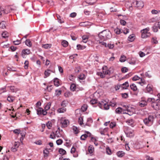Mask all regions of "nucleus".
Listing matches in <instances>:
<instances>
[{
	"mask_svg": "<svg viewBox=\"0 0 160 160\" xmlns=\"http://www.w3.org/2000/svg\"><path fill=\"white\" fill-rule=\"evenodd\" d=\"M152 29L153 31L155 32H156L158 31L157 27L156 25H155V23H154L153 26L152 27Z\"/></svg>",
	"mask_w": 160,
	"mask_h": 160,
	"instance_id": "obj_41",
	"label": "nucleus"
},
{
	"mask_svg": "<svg viewBox=\"0 0 160 160\" xmlns=\"http://www.w3.org/2000/svg\"><path fill=\"white\" fill-rule=\"evenodd\" d=\"M126 57L124 55H122L121 56L119 61L121 62H124L126 60Z\"/></svg>",
	"mask_w": 160,
	"mask_h": 160,
	"instance_id": "obj_31",
	"label": "nucleus"
},
{
	"mask_svg": "<svg viewBox=\"0 0 160 160\" xmlns=\"http://www.w3.org/2000/svg\"><path fill=\"white\" fill-rule=\"evenodd\" d=\"M72 130L75 134H76L78 133V130L77 127L73 126L72 128Z\"/></svg>",
	"mask_w": 160,
	"mask_h": 160,
	"instance_id": "obj_45",
	"label": "nucleus"
},
{
	"mask_svg": "<svg viewBox=\"0 0 160 160\" xmlns=\"http://www.w3.org/2000/svg\"><path fill=\"white\" fill-rule=\"evenodd\" d=\"M51 44H43L42 45V47L46 49H49L51 48Z\"/></svg>",
	"mask_w": 160,
	"mask_h": 160,
	"instance_id": "obj_26",
	"label": "nucleus"
},
{
	"mask_svg": "<svg viewBox=\"0 0 160 160\" xmlns=\"http://www.w3.org/2000/svg\"><path fill=\"white\" fill-rule=\"evenodd\" d=\"M61 93V90H56L55 91V94L56 96H58L60 95Z\"/></svg>",
	"mask_w": 160,
	"mask_h": 160,
	"instance_id": "obj_49",
	"label": "nucleus"
},
{
	"mask_svg": "<svg viewBox=\"0 0 160 160\" xmlns=\"http://www.w3.org/2000/svg\"><path fill=\"white\" fill-rule=\"evenodd\" d=\"M98 37L102 40L106 41L111 38L112 35L108 29H106L100 32L98 34Z\"/></svg>",
	"mask_w": 160,
	"mask_h": 160,
	"instance_id": "obj_1",
	"label": "nucleus"
},
{
	"mask_svg": "<svg viewBox=\"0 0 160 160\" xmlns=\"http://www.w3.org/2000/svg\"><path fill=\"white\" fill-rule=\"evenodd\" d=\"M88 137V135L86 134L82 135L80 137V139L82 140H85V139Z\"/></svg>",
	"mask_w": 160,
	"mask_h": 160,
	"instance_id": "obj_43",
	"label": "nucleus"
},
{
	"mask_svg": "<svg viewBox=\"0 0 160 160\" xmlns=\"http://www.w3.org/2000/svg\"><path fill=\"white\" fill-rule=\"evenodd\" d=\"M123 109H122L121 108L119 107L118 108H117L116 109V112L118 114H120V113H122V111L123 110Z\"/></svg>",
	"mask_w": 160,
	"mask_h": 160,
	"instance_id": "obj_21",
	"label": "nucleus"
},
{
	"mask_svg": "<svg viewBox=\"0 0 160 160\" xmlns=\"http://www.w3.org/2000/svg\"><path fill=\"white\" fill-rule=\"evenodd\" d=\"M6 26L5 24V22L2 21V22L0 23V28L2 29L5 28Z\"/></svg>",
	"mask_w": 160,
	"mask_h": 160,
	"instance_id": "obj_39",
	"label": "nucleus"
},
{
	"mask_svg": "<svg viewBox=\"0 0 160 160\" xmlns=\"http://www.w3.org/2000/svg\"><path fill=\"white\" fill-rule=\"evenodd\" d=\"M29 62L28 61H26L24 62V68L25 69H27L28 68V65Z\"/></svg>",
	"mask_w": 160,
	"mask_h": 160,
	"instance_id": "obj_58",
	"label": "nucleus"
},
{
	"mask_svg": "<svg viewBox=\"0 0 160 160\" xmlns=\"http://www.w3.org/2000/svg\"><path fill=\"white\" fill-rule=\"evenodd\" d=\"M107 153L108 155H111L112 153L111 149L109 147H107L106 148Z\"/></svg>",
	"mask_w": 160,
	"mask_h": 160,
	"instance_id": "obj_46",
	"label": "nucleus"
},
{
	"mask_svg": "<svg viewBox=\"0 0 160 160\" xmlns=\"http://www.w3.org/2000/svg\"><path fill=\"white\" fill-rule=\"evenodd\" d=\"M8 101L9 102H12L13 101V98H12L11 96H8L7 99Z\"/></svg>",
	"mask_w": 160,
	"mask_h": 160,
	"instance_id": "obj_61",
	"label": "nucleus"
},
{
	"mask_svg": "<svg viewBox=\"0 0 160 160\" xmlns=\"http://www.w3.org/2000/svg\"><path fill=\"white\" fill-rule=\"evenodd\" d=\"M97 100L96 99H92L90 101V102L92 104H95L97 103Z\"/></svg>",
	"mask_w": 160,
	"mask_h": 160,
	"instance_id": "obj_59",
	"label": "nucleus"
},
{
	"mask_svg": "<svg viewBox=\"0 0 160 160\" xmlns=\"http://www.w3.org/2000/svg\"><path fill=\"white\" fill-rule=\"evenodd\" d=\"M43 152L44 157H47L48 156L49 151L48 149L46 148L45 150H44Z\"/></svg>",
	"mask_w": 160,
	"mask_h": 160,
	"instance_id": "obj_30",
	"label": "nucleus"
},
{
	"mask_svg": "<svg viewBox=\"0 0 160 160\" xmlns=\"http://www.w3.org/2000/svg\"><path fill=\"white\" fill-rule=\"evenodd\" d=\"M72 93L70 92H67L65 93V96L66 97L72 96Z\"/></svg>",
	"mask_w": 160,
	"mask_h": 160,
	"instance_id": "obj_36",
	"label": "nucleus"
},
{
	"mask_svg": "<svg viewBox=\"0 0 160 160\" xmlns=\"http://www.w3.org/2000/svg\"><path fill=\"white\" fill-rule=\"evenodd\" d=\"M121 87L122 88L124 89H127V88L129 87V84L128 81L122 84H121Z\"/></svg>",
	"mask_w": 160,
	"mask_h": 160,
	"instance_id": "obj_12",
	"label": "nucleus"
},
{
	"mask_svg": "<svg viewBox=\"0 0 160 160\" xmlns=\"http://www.w3.org/2000/svg\"><path fill=\"white\" fill-rule=\"evenodd\" d=\"M21 40H17L13 41L14 44L15 45H18L21 43Z\"/></svg>",
	"mask_w": 160,
	"mask_h": 160,
	"instance_id": "obj_56",
	"label": "nucleus"
},
{
	"mask_svg": "<svg viewBox=\"0 0 160 160\" xmlns=\"http://www.w3.org/2000/svg\"><path fill=\"white\" fill-rule=\"evenodd\" d=\"M116 126V123L115 122H112L110 124V127L111 128H113Z\"/></svg>",
	"mask_w": 160,
	"mask_h": 160,
	"instance_id": "obj_55",
	"label": "nucleus"
},
{
	"mask_svg": "<svg viewBox=\"0 0 160 160\" xmlns=\"http://www.w3.org/2000/svg\"><path fill=\"white\" fill-rule=\"evenodd\" d=\"M58 152L60 154L63 155L65 154L66 153V151L62 148H60L59 149Z\"/></svg>",
	"mask_w": 160,
	"mask_h": 160,
	"instance_id": "obj_28",
	"label": "nucleus"
},
{
	"mask_svg": "<svg viewBox=\"0 0 160 160\" xmlns=\"http://www.w3.org/2000/svg\"><path fill=\"white\" fill-rule=\"evenodd\" d=\"M150 30L149 28L148 27L145 28L141 30V32L142 33L141 37L142 38H146L151 35V33L148 31Z\"/></svg>",
	"mask_w": 160,
	"mask_h": 160,
	"instance_id": "obj_3",
	"label": "nucleus"
},
{
	"mask_svg": "<svg viewBox=\"0 0 160 160\" xmlns=\"http://www.w3.org/2000/svg\"><path fill=\"white\" fill-rule=\"evenodd\" d=\"M107 103L106 102L103 101H102L101 102H99L98 104H99L98 105L99 107H100V108H102V107L103 106H104L105 104H106Z\"/></svg>",
	"mask_w": 160,
	"mask_h": 160,
	"instance_id": "obj_27",
	"label": "nucleus"
},
{
	"mask_svg": "<svg viewBox=\"0 0 160 160\" xmlns=\"http://www.w3.org/2000/svg\"><path fill=\"white\" fill-rule=\"evenodd\" d=\"M126 122L129 125L131 126L132 127H133L134 126L133 124L134 121L133 119H128L126 121Z\"/></svg>",
	"mask_w": 160,
	"mask_h": 160,
	"instance_id": "obj_11",
	"label": "nucleus"
},
{
	"mask_svg": "<svg viewBox=\"0 0 160 160\" xmlns=\"http://www.w3.org/2000/svg\"><path fill=\"white\" fill-rule=\"evenodd\" d=\"M66 102H67L65 101H63L61 103V106L65 108V107L66 106L67 104Z\"/></svg>",
	"mask_w": 160,
	"mask_h": 160,
	"instance_id": "obj_57",
	"label": "nucleus"
},
{
	"mask_svg": "<svg viewBox=\"0 0 160 160\" xmlns=\"http://www.w3.org/2000/svg\"><path fill=\"white\" fill-rule=\"evenodd\" d=\"M114 31L116 33L118 34H119L122 32L121 29L118 28H116Z\"/></svg>",
	"mask_w": 160,
	"mask_h": 160,
	"instance_id": "obj_40",
	"label": "nucleus"
},
{
	"mask_svg": "<svg viewBox=\"0 0 160 160\" xmlns=\"http://www.w3.org/2000/svg\"><path fill=\"white\" fill-rule=\"evenodd\" d=\"M36 110L37 111V114L38 115H46L47 113V111L41 108H36Z\"/></svg>",
	"mask_w": 160,
	"mask_h": 160,
	"instance_id": "obj_4",
	"label": "nucleus"
},
{
	"mask_svg": "<svg viewBox=\"0 0 160 160\" xmlns=\"http://www.w3.org/2000/svg\"><path fill=\"white\" fill-rule=\"evenodd\" d=\"M94 148L92 146H89L88 148V151L90 153H93L94 151Z\"/></svg>",
	"mask_w": 160,
	"mask_h": 160,
	"instance_id": "obj_32",
	"label": "nucleus"
},
{
	"mask_svg": "<svg viewBox=\"0 0 160 160\" xmlns=\"http://www.w3.org/2000/svg\"><path fill=\"white\" fill-rule=\"evenodd\" d=\"M125 132L127 137L131 138L133 137L134 135L133 131V130L125 131Z\"/></svg>",
	"mask_w": 160,
	"mask_h": 160,
	"instance_id": "obj_7",
	"label": "nucleus"
},
{
	"mask_svg": "<svg viewBox=\"0 0 160 160\" xmlns=\"http://www.w3.org/2000/svg\"><path fill=\"white\" fill-rule=\"evenodd\" d=\"M78 78L79 79L81 80L85 79V77L84 74L82 73L80 74L78 76Z\"/></svg>",
	"mask_w": 160,
	"mask_h": 160,
	"instance_id": "obj_35",
	"label": "nucleus"
},
{
	"mask_svg": "<svg viewBox=\"0 0 160 160\" xmlns=\"http://www.w3.org/2000/svg\"><path fill=\"white\" fill-rule=\"evenodd\" d=\"M140 79L139 77L137 75H135L132 78V80L133 81H137L139 80Z\"/></svg>",
	"mask_w": 160,
	"mask_h": 160,
	"instance_id": "obj_51",
	"label": "nucleus"
},
{
	"mask_svg": "<svg viewBox=\"0 0 160 160\" xmlns=\"http://www.w3.org/2000/svg\"><path fill=\"white\" fill-rule=\"evenodd\" d=\"M66 109L64 107L60 108L58 109V112L59 113H64L66 112Z\"/></svg>",
	"mask_w": 160,
	"mask_h": 160,
	"instance_id": "obj_16",
	"label": "nucleus"
},
{
	"mask_svg": "<svg viewBox=\"0 0 160 160\" xmlns=\"http://www.w3.org/2000/svg\"><path fill=\"white\" fill-rule=\"evenodd\" d=\"M97 0H85L86 2L90 5H92Z\"/></svg>",
	"mask_w": 160,
	"mask_h": 160,
	"instance_id": "obj_15",
	"label": "nucleus"
},
{
	"mask_svg": "<svg viewBox=\"0 0 160 160\" xmlns=\"http://www.w3.org/2000/svg\"><path fill=\"white\" fill-rule=\"evenodd\" d=\"M54 85L57 86L58 87L59 85V79L57 78H55L54 79Z\"/></svg>",
	"mask_w": 160,
	"mask_h": 160,
	"instance_id": "obj_19",
	"label": "nucleus"
},
{
	"mask_svg": "<svg viewBox=\"0 0 160 160\" xmlns=\"http://www.w3.org/2000/svg\"><path fill=\"white\" fill-rule=\"evenodd\" d=\"M125 154V153L122 151H119L117 153V155L118 157H122Z\"/></svg>",
	"mask_w": 160,
	"mask_h": 160,
	"instance_id": "obj_20",
	"label": "nucleus"
},
{
	"mask_svg": "<svg viewBox=\"0 0 160 160\" xmlns=\"http://www.w3.org/2000/svg\"><path fill=\"white\" fill-rule=\"evenodd\" d=\"M51 105V103L50 102L48 103L45 107V110H46L47 111V110L49 109L50 108Z\"/></svg>",
	"mask_w": 160,
	"mask_h": 160,
	"instance_id": "obj_37",
	"label": "nucleus"
},
{
	"mask_svg": "<svg viewBox=\"0 0 160 160\" xmlns=\"http://www.w3.org/2000/svg\"><path fill=\"white\" fill-rule=\"evenodd\" d=\"M138 104L141 107H144L147 105V102L146 101L142 100L140 102L138 103Z\"/></svg>",
	"mask_w": 160,
	"mask_h": 160,
	"instance_id": "obj_14",
	"label": "nucleus"
},
{
	"mask_svg": "<svg viewBox=\"0 0 160 160\" xmlns=\"http://www.w3.org/2000/svg\"><path fill=\"white\" fill-rule=\"evenodd\" d=\"M2 37L3 38H6L8 37V33L7 32H4L2 34Z\"/></svg>",
	"mask_w": 160,
	"mask_h": 160,
	"instance_id": "obj_38",
	"label": "nucleus"
},
{
	"mask_svg": "<svg viewBox=\"0 0 160 160\" xmlns=\"http://www.w3.org/2000/svg\"><path fill=\"white\" fill-rule=\"evenodd\" d=\"M120 23L121 25L124 26L126 24V22L123 20H120Z\"/></svg>",
	"mask_w": 160,
	"mask_h": 160,
	"instance_id": "obj_64",
	"label": "nucleus"
},
{
	"mask_svg": "<svg viewBox=\"0 0 160 160\" xmlns=\"http://www.w3.org/2000/svg\"><path fill=\"white\" fill-rule=\"evenodd\" d=\"M159 104H158L157 102H155L153 103V104L152 105V106L154 109L156 110H157L159 109Z\"/></svg>",
	"mask_w": 160,
	"mask_h": 160,
	"instance_id": "obj_13",
	"label": "nucleus"
},
{
	"mask_svg": "<svg viewBox=\"0 0 160 160\" xmlns=\"http://www.w3.org/2000/svg\"><path fill=\"white\" fill-rule=\"evenodd\" d=\"M139 83L140 84L141 86H143L144 84H146V82L145 80L144 79H142V78L141 79V82H139Z\"/></svg>",
	"mask_w": 160,
	"mask_h": 160,
	"instance_id": "obj_50",
	"label": "nucleus"
},
{
	"mask_svg": "<svg viewBox=\"0 0 160 160\" xmlns=\"http://www.w3.org/2000/svg\"><path fill=\"white\" fill-rule=\"evenodd\" d=\"M97 74L101 78H103L105 77V75L102 72H98Z\"/></svg>",
	"mask_w": 160,
	"mask_h": 160,
	"instance_id": "obj_44",
	"label": "nucleus"
},
{
	"mask_svg": "<svg viewBox=\"0 0 160 160\" xmlns=\"http://www.w3.org/2000/svg\"><path fill=\"white\" fill-rule=\"evenodd\" d=\"M154 117L153 115H149L148 118H146L143 120L144 123L147 126H150L153 123Z\"/></svg>",
	"mask_w": 160,
	"mask_h": 160,
	"instance_id": "obj_2",
	"label": "nucleus"
},
{
	"mask_svg": "<svg viewBox=\"0 0 160 160\" xmlns=\"http://www.w3.org/2000/svg\"><path fill=\"white\" fill-rule=\"evenodd\" d=\"M56 142L57 145H61L63 141L61 139H59L57 140Z\"/></svg>",
	"mask_w": 160,
	"mask_h": 160,
	"instance_id": "obj_47",
	"label": "nucleus"
},
{
	"mask_svg": "<svg viewBox=\"0 0 160 160\" xmlns=\"http://www.w3.org/2000/svg\"><path fill=\"white\" fill-rule=\"evenodd\" d=\"M69 122L67 119H65L63 118H62L60 120V123L61 124L62 128H65L67 127L69 124Z\"/></svg>",
	"mask_w": 160,
	"mask_h": 160,
	"instance_id": "obj_6",
	"label": "nucleus"
},
{
	"mask_svg": "<svg viewBox=\"0 0 160 160\" xmlns=\"http://www.w3.org/2000/svg\"><path fill=\"white\" fill-rule=\"evenodd\" d=\"M89 36L87 35H83L82 37V42L84 43H86L88 40Z\"/></svg>",
	"mask_w": 160,
	"mask_h": 160,
	"instance_id": "obj_17",
	"label": "nucleus"
},
{
	"mask_svg": "<svg viewBox=\"0 0 160 160\" xmlns=\"http://www.w3.org/2000/svg\"><path fill=\"white\" fill-rule=\"evenodd\" d=\"M152 85L148 84L146 87L145 92L151 93L152 91Z\"/></svg>",
	"mask_w": 160,
	"mask_h": 160,
	"instance_id": "obj_8",
	"label": "nucleus"
},
{
	"mask_svg": "<svg viewBox=\"0 0 160 160\" xmlns=\"http://www.w3.org/2000/svg\"><path fill=\"white\" fill-rule=\"evenodd\" d=\"M102 72L105 75H110L112 72H111V68H110L108 70V68L106 66L103 67L102 68Z\"/></svg>",
	"mask_w": 160,
	"mask_h": 160,
	"instance_id": "obj_5",
	"label": "nucleus"
},
{
	"mask_svg": "<svg viewBox=\"0 0 160 160\" xmlns=\"http://www.w3.org/2000/svg\"><path fill=\"white\" fill-rule=\"evenodd\" d=\"M25 44L27 46L29 47H31L32 46V43L31 42L29 39L26 40L25 42Z\"/></svg>",
	"mask_w": 160,
	"mask_h": 160,
	"instance_id": "obj_33",
	"label": "nucleus"
},
{
	"mask_svg": "<svg viewBox=\"0 0 160 160\" xmlns=\"http://www.w3.org/2000/svg\"><path fill=\"white\" fill-rule=\"evenodd\" d=\"M147 102H152V103L153 102H155L156 101L155 99L153 98H148V99L147 100Z\"/></svg>",
	"mask_w": 160,
	"mask_h": 160,
	"instance_id": "obj_42",
	"label": "nucleus"
},
{
	"mask_svg": "<svg viewBox=\"0 0 160 160\" xmlns=\"http://www.w3.org/2000/svg\"><path fill=\"white\" fill-rule=\"evenodd\" d=\"M51 72L52 71L49 69H48L46 70H45L44 72V74L46 77L45 78H46L49 76L50 75Z\"/></svg>",
	"mask_w": 160,
	"mask_h": 160,
	"instance_id": "obj_23",
	"label": "nucleus"
},
{
	"mask_svg": "<svg viewBox=\"0 0 160 160\" xmlns=\"http://www.w3.org/2000/svg\"><path fill=\"white\" fill-rule=\"evenodd\" d=\"M144 6L143 2L141 1H136V6L139 8H142Z\"/></svg>",
	"mask_w": 160,
	"mask_h": 160,
	"instance_id": "obj_10",
	"label": "nucleus"
},
{
	"mask_svg": "<svg viewBox=\"0 0 160 160\" xmlns=\"http://www.w3.org/2000/svg\"><path fill=\"white\" fill-rule=\"evenodd\" d=\"M121 71L123 73H125L128 71V69L127 68L125 67L122 68L121 69Z\"/></svg>",
	"mask_w": 160,
	"mask_h": 160,
	"instance_id": "obj_54",
	"label": "nucleus"
},
{
	"mask_svg": "<svg viewBox=\"0 0 160 160\" xmlns=\"http://www.w3.org/2000/svg\"><path fill=\"white\" fill-rule=\"evenodd\" d=\"M70 90L72 91H74L76 89V86L75 84L74 83L72 84L70 87Z\"/></svg>",
	"mask_w": 160,
	"mask_h": 160,
	"instance_id": "obj_25",
	"label": "nucleus"
},
{
	"mask_svg": "<svg viewBox=\"0 0 160 160\" xmlns=\"http://www.w3.org/2000/svg\"><path fill=\"white\" fill-rule=\"evenodd\" d=\"M135 38L134 34H132L129 36L128 37V40L129 41L132 42L134 40Z\"/></svg>",
	"mask_w": 160,
	"mask_h": 160,
	"instance_id": "obj_18",
	"label": "nucleus"
},
{
	"mask_svg": "<svg viewBox=\"0 0 160 160\" xmlns=\"http://www.w3.org/2000/svg\"><path fill=\"white\" fill-rule=\"evenodd\" d=\"M78 122L80 125L82 124L83 122V118L82 117H80L78 118Z\"/></svg>",
	"mask_w": 160,
	"mask_h": 160,
	"instance_id": "obj_52",
	"label": "nucleus"
},
{
	"mask_svg": "<svg viewBox=\"0 0 160 160\" xmlns=\"http://www.w3.org/2000/svg\"><path fill=\"white\" fill-rule=\"evenodd\" d=\"M68 42L66 40H63L62 42V45L64 47H66L68 46Z\"/></svg>",
	"mask_w": 160,
	"mask_h": 160,
	"instance_id": "obj_34",
	"label": "nucleus"
},
{
	"mask_svg": "<svg viewBox=\"0 0 160 160\" xmlns=\"http://www.w3.org/2000/svg\"><path fill=\"white\" fill-rule=\"evenodd\" d=\"M114 46V45L113 44H108L107 47L109 49H112Z\"/></svg>",
	"mask_w": 160,
	"mask_h": 160,
	"instance_id": "obj_53",
	"label": "nucleus"
},
{
	"mask_svg": "<svg viewBox=\"0 0 160 160\" xmlns=\"http://www.w3.org/2000/svg\"><path fill=\"white\" fill-rule=\"evenodd\" d=\"M130 87L131 89L132 90L134 91H136L137 89V88L136 85H135V84L134 83H132V84H131L130 85Z\"/></svg>",
	"mask_w": 160,
	"mask_h": 160,
	"instance_id": "obj_24",
	"label": "nucleus"
},
{
	"mask_svg": "<svg viewBox=\"0 0 160 160\" xmlns=\"http://www.w3.org/2000/svg\"><path fill=\"white\" fill-rule=\"evenodd\" d=\"M10 89L12 92H14L17 91L16 88L14 86H11Z\"/></svg>",
	"mask_w": 160,
	"mask_h": 160,
	"instance_id": "obj_48",
	"label": "nucleus"
},
{
	"mask_svg": "<svg viewBox=\"0 0 160 160\" xmlns=\"http://www.w3.org/2000/svg\"><path fill=\"white\" fill-rule=\"evenodd\" d=\"M80 67H78L75 68V72L76 73H78L80 72Z\"/></svg>",
	"mask_w": 160,
	"mask_h": 160,
	"instance_id": "obj_60",
	"label": "nucleus"
},
{
	"mask_svg": "<svg viewBox=\"0 0 160 160\" xmlns=\"http://www.w3.org/2000/svg\"><path fill=\"white\" fill-rule=\"evenodd\" d=\"M57 17L58 22L61 23L64 22L63 20L61 18V17L59 15H57Z\"/></svg>",
	"mask_w": 160,
	"mask_h": 160,
	"instance_id": "obj_29",
	"label": "nucleus"
},
{
	"mask_svg": "<svg viewBox=\"0 0 160 160\" xmlns=\"http://www.w3.org/2000/svg\"><path fill=\"white\" fill-rule=\"evenodd\" d=\"M30 51L28 49H23L22 51V56L24 58V55H28L30 54Z\"/></svg>",
	"mask_w": 160,
	"mask_h": 160,
	"instance_id": "obj_9",
	"label": "nucleus"
},
{
	"mask_svg": "<svg viewBox=\"0 0 160 160\" xmlns=\"http://www.w3.org/2000/svg\"><path fill=\"white\" fill-rule=\"evenodd\" d=\"M104 109L105 110H108L109 108V105L107 104V103L105 104V105L103 106Z\"/></svg>",
	"mask_w": 160,
	"mask_h": 160,
	"instance_id": "obj_62",
	"label": "nucleus"
},
{
	"mask_svg": "<svg viewBox=\"0 0 160 160\" xmlns=\"http://www.w3.org/2000/svg\"><path fill=\"white\" fill-rule=\"evenodd\" d=\"M88 105L86 104H84L82 106L81 108V110L83 112H84L87 110L88 108Z\"/></svg>",
	"mask_w": 160,
	"mask_h": 160,
	"instance_id": "obj_22",
	"label": "nucleus"
},
{
	"mask_svg": "<svg viewBox=\"0 0 160 160\" xmlns=\"http://www.w3.org/2000/svg\"><path fill=\"white\" fill-rule=\"evenodd\" d=\"M152 42L154 44H157L158 43V42L156 40V38H153L152 39Z\"/></svg>",
	"mask_w": 160,
	"mask_h": 160,
	"instance_id": "obj_63",
	"label": "nucleus"
}]
</instances>
